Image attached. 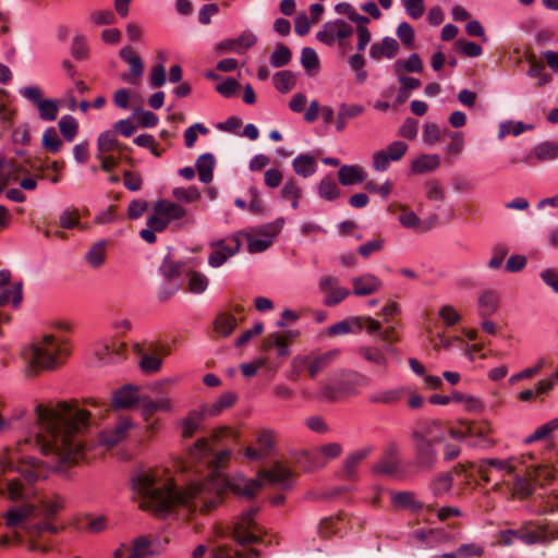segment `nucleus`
Instances as JSON below:
<instances>
[{
    "instance_id": "9b49d317",
    "label": "nucleus",
    "mask_w": 558,
    "mask_h": 558,
    "mask_svg": "<svg viewBox=\"0 0 558 558\" xmlns=\"http://www.w3.org/2000/svg\"><path fill=\"white\" fill-rule=\"evenodd\" d=\"M21 96L36 105L39 118L44 121H54L59 107L54 99H43L44 92L39 86H25L20 89Z\"/></svg>"
},
{
    "instance_id": "4468645a",
    "label": "nucleus",
    "mask_w": 558,
    "mask_h": 558,
    "mask_svg": "<svg viewBox=\"0 0 558 558\" xmlns=\"http://www.w3.org/2000/svg\"><path fill=\"white\" fill-rule=\"evenodd\" d=\"M363 328H365L368 333H374L375 331L380 330V323L372 318L371 316L352 317L330 326L328 328V335L339 336L347 335L350 332H359Z\"/></svg>"
},
{
    "instance_id": "a19ab883",
    "label": "nucleus",
    "mask_w": 558,
    "mask_h": 558,
    "mask_svg": "<svg viewBox=\"0 0 558 558\" xmlns=\"http://www.w3.org/2000/svg\"><path fill=\"white\" fill-rule=\"evenodd\" d=\"M398 450L392 446L389 450L388 457L380 461L376 466L375 471L385 475L395 476L399 472V461L397 459Z\"/></svg>"
},
{
    "instance_id": "e2e57ef3",
    "label": "nucleus",
    "mask_w": 558,
    "mask_h": 558,
    "mask_svg": "<svg viewBox=\"0 0 558 558\" xmlns=\"http://www.w3.org/2000/svg\"><path fill=\"white\" fill-rule=\"evenodd\" d=\"M558 428V418H554L546 424L539 426L531 436L526 437L524 442L532 444L537 440L548 438L551 433Z\"/></svg>"
},
{
    "instance_id": "69168bd1",
    "label": "nucleus",
    "mask_w": 558,
    "mask_h": 558,
    "mask_svg": "<svg viewBox=\"0 0 558 558\" xmlns=\"http://www.w3.org/2000/svg\"><path fill=\"white\" fill-rule=\"evenodd\" d=\"M189 290L192 293H203L208 286V279L205 275L198 271H189Z\"/></svg>"
},
{
    "instance_id": "5fc2aeb1",
    "label": "nucleus",
    "mask_w": 558,
    "mask_h": 558,
    "mask_svg": "<svg viewBox=\"0 0 558 558\" xmlns=\"http://www.w3.org/2000/svg\"><path fill=\"white\" fill-rule=\"evenodd\" d=\"M58 125H59L62 136L68 142H72L75 138L77 129H78V123L75 118H73L72 116H69V114L63 116L59 120Z\"/></svg>"
},
{
    "instance_id": "6e6d98bb",
    "label": "nucleus",
    "mask_w": 558,
    "mask_h": 558,
    "mask_svg": "<svg viewBox=\"0 0 558 558\" xmlns=\"http://www.w3.org/2000/svg\"><path fill=\"white\" fill-rule=\"evenodd\" d=\"M301 64L310 75L314 74L319 68V59L316 51L311 47H304L301 53Z\"/></svg>"
},
{
    "instance_id": "603ef678",
    "label": "nucleus",
    "mask_w": 558,
    "mask_h": 558,
    "mask_svg": "<svg viewBox=\"0 0 558 558\" xmlns=\"http://www.w3.org/2000/svg\"><path fill=\"white\" fill-rule=\"evenodd\" d=\"M392 504L397 509H418L422 507L420 502L415 500V495L412 492H398L392 495Z\"/></svg>"
},
{
    "instance_id": "ea45409f",
    "label": "nucleus",
    "mask_w": 558,
    "mask_h": 558,
    "mask_svg": "<svg viewBox=\"0 0 558 558\" xmlns=\"http://www.w3.org/2000/svg\"><path fill=\"white\" fill-rule=\"evenodd\" d=\"M206 414H208L206 412V407H204L202 411L190 412L182 423V436L184 438H191L198 429Z\"/></svg>"
},
{
    "instance_id": "f3484780",
    "label": "nucleus",
    "mask_w": 558,
    "mask_h": 558,
    "mask_svg": "<svg viewBox=\"0 0 558 558\" xmlns=\"http://www.w3.org/2000/svg\"><path fill=\"white\" fill-rule=\"evenodd\" d=\"M558 158V143L546 141L537 144L521 160L530 167H534L537 162L553 161Z\"/></svg>"
},
{
    "instance_id": "6ab92c4d",
    "label": "nucleus",
    "mask_w": 558,
    "mask_h": 558,
    "mask_svg": "<svg viewBox=\"0 0 558 558\" xmlns=\"http://www.w3.org/2000/svg\"><path fill=\"white\" fill-rule=\"evenodd\" d=\"M353 293L357 296H365L378 291L383 284L381 280L373 274H365L351 279Z\"/></svg>"
},
{
    "instance_id": "3c124183",
    "label": "nucleus",
    "mask_w": 558,
    "mask_h": 558,
    "mask_svg": "<svg viewBox=\"0 0 558 558\" xmlns=\"http://www.w3.org/2000/svg\"><path fill=\"white\" fill-rule=\"evenodd\" d=\"M529 474L534 478L535 484L541 486L550 483L555 477L554 470L542 464L529 466Z\"/></svg>"
},
{
    "instance_id": "e433bc0d",
    "label": "nucleus",
    "mask_w": 558,
    "mask_h": 558,
    "mask_svg": "<svg viewBox=\"0 0 558 558\" xmlns=\"http://www.w3.org/2000/svg\"><path fill=\"white\" fill-rule=\"evenodd\" d=\"M238 323L234 315L222 312L214 320V330L221 337L230 336L235 329Z\"/></svg>"
},
{
    "instance_id": "37998d69",
    "label": "nucleus",
    "mask_w": 558,
    "mask_h": 558,
    "mask_svg": "<svg viewBox=\"0 0 558 558\" xmlns=\"http://www.w3.org/2000/svg\"><path fill=\"white\" fill-rule=\"evenodd\" d=\"M440 160L438 155H426L418 156L412 162V171L415 173H424L433 171L439 167Z\"/></svg>"
},
{
    "instance_id": "1a4fd4ad",
    "label": "nucleus",
    "mask_w": 558,
    "mask_h": 558,
    "mask_svg": "<svg viewBox=\"0 0 558 558\" xmlns=\"http://www.w3.org/2000/svg\"><path fill=\"white\" fill-rule=\"evenodd\" d=\"M257 511V507H251L239 517L231 527V541H235L241 545L263 542V530L254 521Z\"/></svg>"
},
{
    "instance_id": "dca6fc26",
    "label": "nucleus",
    "mask_w": 558,
    "mask_h": 558,
    "mask_svg": "<svg viewBox=\"0 0 558 558\" xmlns=\"http://www.w3.org/2000/svg\"><path fill=\"white\" fill-rule=\"evenodd\" d=\"M119 56L129 64V71L121 74V80L131 85H138L144 74V62L130 46L123 47Z\"/></svg>"
},
{
    "instance_id": "473e14b6",
    "label": "nucleus",
    "mask_w": 558,
    "mask_h": 558,
    "mask_svg": "<svg viewBox=\"0 0 558 558\" xmlns=\"http://www.w3.org/2000/svg\"><path fill=\"white\" fill-rule=\"evenodd\" d=\"M154 210L160 215L167 217L168 222L171 220L181 219L186 215V210L175 203L161 199L155 204Z\"/></svg>"
},
{
    "instance_id": "58836bf2",
    "label": "nucleus",
    "mask_w": 558,
    "mask_h": 558,
    "mask_svg": "<svg viewBox=\"0 0 558 558\" xmlns=\"http://www.w3.org/2000/svg\"><path fill=\"white\" fill-rule=\"evenodd\" d=\"M97 148L100 155L112 151L114 149L129 150L128 146L117 141L116 135L112 131H105L100 133L97 141Z\"/></svg>"
},
{
    "instance_id": "f257e3e1",
    "label": "nucleus",
    "mask_w": 558,
    "mask_h": 558,
    "mask_svg": "<svg viewBox=\"0 0 558 558\" xmlns=\"http://www.w3.org/2000/svg\"><path fill=\"white\" fill-rule=\"evenodd\" d=\"M138 388L124 385L112 392L111 404L89 397L83 399L84 407L77 401H60L54 405L37 404L35 408L37 433L34 437L19 441L14 449L7 448L0 456V470L19 472L26 482L38 478L37 462L23 454V446L33 444L44 454H51L63 464L76 465L86 458L87 434L102 418L110 408L130 409L138 401Z\"/></svg>"
},
{
    "instance_id": "412c9836",
    "label": "nucleus",
    "mask_w": 558,
    "mask_h": 558,
    "mask_svg": "<svg viewBox=\"0 0 558 558\" xmlns=\"http://www.w3.org/2000/svg\"><path fill=\"white\" fill-rule=\"evenodd\" d=\"M134 353L140 357V367L144 373L154 374L159 372L162 366V357L153 353L149 349L145 351L140 343H134Z\"/></svg>"
},
{
    "instance_id": "ddd939ff",
    "label": "nucleus",
    "mask_w": 558,
    "mask_h": 558,
    "mask_svg": "<svg viewBox=\"0 0 558 558\" xmlns=\"http://www.w3.org/2000/svg\"><path fill=\"white\" fill-rule=\"evenodd\" d=\"M209 246L211 252L208 256V265L218 268L230 257L239 253L241 242L238 236H230L228 239L211 241Z\"/></svg>"
},
{
    "instance_id": "5701e85b",
    "label": "nucleus",
    "mask_w": 558,
    "mask_h": 558,
    "mask_svg": "<svg viewBox=\"0 0 558 558\" xmlns=\"http://www.w3.org/2000/svg\"><path fill=\"white\" fill-rule=\"evenodd\" d=\"M526 61L529 62V69L526 75L531 78L536 80L535 86L542 88L553 81L551 74L545 72V64L537 60L534 53L526 54Z\"/></svg>"
},
{
    "instance_id": "aec40b11",
    "label": "nucleus",
    "mask_w": 558,
    "mask_h": 558,
    "mask_svg": "<svg viewBox=\"0 0 558 558\" xmlns=\"http://www.w3.org/2000/svg\"><path fill=\"white\" fill-rule=\"evenodd\" d=\"M131 427V421L123 418L116 425L114 428L101 432L99 435V440L107 448L114 447L126 438Z\"/></svg>"
},
{
    "instance_id": "9d476101",
    "label": "nucleus",
    "mask_w": 558,
    "mask_h": 558,
    "mask_svg": "<svg viewBox=\"0 0 558 558\" xmlns=\"http://www.w3.org/2000/svg\"><path fill=\"white\" fill-rule=\"evenodd\" d=\"M492 430L490 424L486 421H460L458 427L450 428V434L458 439L476 438L477 440L473 442L474 446L490 447L494 445V441L488 438Z\"/></svg>"
},
{
    "instance_id": "79ce46f5",
    "label": "nucleus",
    "mask_w": 558,
    "mask_h": 558,
    "mask_svg": "<svg viewBox=\"0 0 558 558\" xmlns=\"http://www.w3.org/2000/svg\"><path fill=\"white\" fill-rule=\"evenodd\" d=\"M22 301V283H13L8 287H0V306L12 303L17 306Z\"/></svg>"
},
{
    "instance_id": "393cba45",
    "label": "nucleus",
    "mask_w": 558,
    "mask_h": 558,
    "mask_svg": "<svg viewBox=\"0 0 558 558\" xmlns=\"http://www.w3.org/2000/svg\"><path fill=\"white\" fill-rule=\"evenodd\" d=\"M259 551L256 549H233L228 544H217L211 549V558H258Z\"/></svg>"
},
{
    "instance_id": "c03bdc74",
    "label": "nucleus",
    "mask_w": 558,
    "mask_h": 558,
    "mask_svg": "<svg viewBox=\"0 0 558 558\" xmlns=\"http://www.w3.org/2000/svg\"><path fill=\"white\" fill-rule=\"evenodd\" d=\"M368 384V378L359 373H349L345 375L343 379L339 383V389L343 393H354L355 387L365 386Z\"/></svg>"
},
{
    "instance_id": "20e7f679",
    "label": "nucleus",
    "mask_w": 558,
    "mask_h": 558,
    "mask_svg": "<svg viewBox=\"0 0 558 558\" xmlns=\"http://www.w3.org/2000/svg\"><path fill=\"white\" fill-rule=\"evenodd\" d=\"M69 348L63 340L51 335L44 336L41 341L33 343L22 351L25 363V375L36 376L43 371H51L63 363L69 355Z\"/></svg>"
},
{
    "instance_id": "a878e982",
    "label": "nucleus",
    "mask_w": 558,
    "mask_h": 558,
    "mask_svg": "<svg viewBox=\"0 0 558 558\" xmlns=\"http://www.w3.org/2000/svg\"><path fill=\"white\" fill-rule=\"evenodd\" d=\"M513 478L512 492L513 495L520 498H529L534 493V478L529 474V466L524 475L517 474L515 472L511 475Z\"/></svg>"
},
{
    "instance_id": "423d86ee",
    "label": "nucleus",
    "mask_w": 558,
    "mask_h": 558,
    "mask_svg": "<svg viewBox=\"0 0 558 558\" xmlns=\"http://www.w3.org/2000/svg\"><path fill=\"white\" fill-rule=\"evenodd\" d=\"M514 538H518L527 545H548L558 539V525H539V523L536 522L530 523L517 531H501L499 533L498 542L504 546H510Z\"/></svg>"
},
{
    "instance_id": "b1692460",
    "label": "nucleus",
    "mask_w": 558,
    "mask_h": 558,
    "mask_svg": "<svg viewBox=\"0 0 558 558\" xmlns=\"http://www.w3.org/2000/svg\"><path fill=\"white\" fill-rule=\"evenodd\" d=\"M184 271V264L181 262H177L167 255L160 267L159 272L162 276L163 280L169 283L182 282L181 275Z\"/></svg>"
},
{
    "instance_id": "774afa93",
    "label": "nucleus",
    "mask_w": 558,
    "mask_h": 558,
    "mask_svg": "<svg viewBox=\"0 0 558 558\" xmlns=\"http://www.w3.org/2000/svg\"><path fill=\"white\" fill-rule=\"evenodd\" d=\"M361 355L371 363L386 366L387 359L381 350L375 347H365L360 350Z\"/></svg>"
},
{
    "instance_id": "0e129e2a",
    "label": "nucleus",
    "mask_w": 558,
    "mask_h": 558,
    "mask_svg": "<svg viewBox=\"0 0 558 558\" xmlns=\"http://www.w3.org/2000/svg\"><path fill=\"white\" fill-rule=\"evenodd\" d=\"M172 196L183 203H194L201 198V193L196 186L175 187L172 191Z\"/></svg>"
},
{
    "instance_id": "a211bd4d",
    "label": "nucleus",
    "mask_w": 558,
    "mask_h": 558,
    "mask_svg": "<svg viewBox=\"0 0 558 558\" xmlns=\"http://www.w3.org/2000/svg\"><path fill=\"white\" fill-rule=\"evenodd\" d=\"M155 544L142 536L134 541L131 548L121 545L113 554V558H145L148 555H155Z\"/></svg>"
},
{
    "instance_id": "f03ea898",
    "label": "nucleus",
    "mask_w": 558,
    "mask_h": 558,
    "mask_svg": "<svg viewBox=\"0 0 558 558\" xmlns=\"http://www.w3.org/2000/svg\"><path fill=\"white\" fill-rule=\"evenodd\" d=\"M227 433V428L214 430L209 437L199 438L190 449L181 469L193 472L198 478L192 480L185 489H180L171 478L162 477L155 470L141 471L133 476L132 486L140 499V507L158 517L175 511L182 518L215 509L221 502L227 485L220 469L231 452L219 445Z\"/></svg>"
},
{
    "instance_id": "49530a36",
    "label": "nucleus",
    "mask_w": 558,
    "mask_h": 558,
    "mask_svg": "<svg viewBox=\"0 0 558 558\" xmlns=\"http://www.w3.org/2000/svg\"><path fill=\"white\" fill-rule=\"evenodd\" d=\"M274 85L280 93H289L296 84V76L291 71L277 72L274 77Z\"/></svg>"
},
{
    "instance_id": "72a5a7b5",
    "label": "nucleus",
    "mask_w": 558,
    "mask_h": 558,
    "mask_svg": "<svg viewBox=\"0 0 558 558\" xmlns=\"http://www.w3.org/2000/svg\"><path fill=\"white\" fill-rule=\"evenodd\" d=\"M404 393H405L404 387L377 391L369 396V401L372 403H383L386 405H393V404L398 403L403 398Z\"/></svg>"
},
{
    "instance_id": "4d7b16f0",
    "label": "nucleus",
    "mask_w": 558,
    "mask_h": 558,
    "mask_svg": "<svg viewBox=\"0 0 558 558\" xmlns=\"http://www.w3.org/2000/svg\"><path fill=\"white\" fill-rule=\"evenodd\" d=\"M235 395L232 392L223 393L215 403L206 407L208 415H218L223 410L230 408L235 402Z\"/></svg>"
},
{
    "instance_id": "de8ad7c7",
    "label": "nucleus",
    "mask_w": 558,
    "mask_h": 558,
    "mask_svg": "<svg viewBox=\"0 0 558 558\" xmlns=\"http://www.w3.org/2000/svg\"><path fill=\"white\" fill-rule=\"evenodd\" d=\"M401 87L396 99V105H402L410 97V93L421 86V81L411 76H400Z\"/></svg>"
},
{
    "instance_id": "a18cd8bd",
    "label": "nucleus",
    "mask_w": 558,
    "mask_h": 558,
    "mask_svg": "<svg viewBox=\"0 0 558 558\" xmlns=\"http://www.w3.org/2000/svg\"><path fill=\"white\" fill-rule=\"evenodd\" d=\"M106 241H99L95 243L86 253V260L93 268H99L102 266L106 259Z\"/></svg>"
},
{
    "instance_id": "7ed1b4c3",
    "label": "nucleus",
    "mask_w": 558,
    "mask_h": 558,
    "mask_svg": "<svg viewBox=\"0 0 558 558\" xmlns=\"http://www.w3.org/2000/svg\"><path fill=\"white\" fill-rule=\"evenodd\" d=\"M62 508L59 499L46 498L39 505L23 502L13 506L3 514V519L9 529H21L29 535L31 550L47 551L49 546L45 543V534L59 532V527L51 520Z\"/></svg>"
},
{
    "instance_id": "0eeeda50",
    "label": "nucleus",
    "mask_w": 558,
    "mask_h": 558,
    "mask_svg": "<svg viewBox=\"0 0 558 558\" xmlns=\"http://www.w3.org/2000/svg\"><path fill=\"white\" fill-rule=\"evenodd\" d=\"M292 476L293 473L290 468L280 461H276L270 469L260 471L258 478L246 481L243 486H239V490L244 496L252 498L260 490L264 482L288 489L291 486Z\"/></svg>"
},
{
    "instance_id": "338daca9",
    "label": "nucleus",
    "mask_w": 558,
    "mask_h": 558,
    "mask_svg": "<svg viewBox=\"0 0 558 558\" xmlns=\"http://www.w3.org/2000/svg\"><path fill=\"white\" fill-rule=\"evenodd\" d=\"M43 146L50 153H57L60 150L62 141L59 138L58 133L53 128H49L44 132Z\"/></svg>"
},
{
    "instance_id": "f8f14e48",
    "label": "nucleus",
    "mask_w": 558,
    "mask_h": 558,
    "mask_svg": "<svg viewBox=\"0 0 558 558\" xmlns=\"http://www.w3.org/2000/svg\"><path fill=\"white\" fill-rule=\"evenodd\" d=\"M354 28L342 19L328 21L323 25V29L316 35L317 39L327 46H332L336 41L340 47L344 46V40L352 36Z\"/></svg>"
},
{
    "instance_id": "7c9ffc66",
    "label": "nucleus",
    "mask_w": 558,
    "mask_h": 558,
    "mask_svg": "<svg viewBox=\"0 0 558 558\" xmlns=\"http://www.w3.org/2000/svg\"><path fill=\"white\" fill-rule=\"evenodd\" d=\"M499 296L493 291L488 290L481 294L478 299V314L483 318H487L495 314L498 310Z\"/></svg>"
},
{
    "instance_id": "bf43d9fd",
    "label": "nucleus",
    "mask_w": 558,
    "mask_h": 558,
    "mask_svg": "<svg viewBox=\"0 0 558 558\" xmlns=\"http://www.w3.org/2000/svg\"><path fill=\"white\" fill-rule=\"evenodd\" d=\"M59 226L63 229L84 228L80 222V213L76 208L64 209L59 216Z\"/></svg>"
},
{
    "instance_id": "680f3d73",
    "label": "nucleus",
    "mask_w": 558,
    "mask_h": 558,
    "mask_svg": "<svg viewBox=\"0 0 558 558\" xmlns=\"http://www.w3.org/2000/svg\"><path fill=\"white\" fill-rule=\"evenodd\" d=\"M539 513L551 514L558 511V492L539 495Z\"/></svg>"
},
{
    "instance_id": "4c0bfd02",
    "label": "nucleus",
    "mask_w": 558,
    "mask_h": 558,
    "mask_svg": "<svg viewBox=\"0 0 558 558\" xmlns=\"http://www.w3.org/2000/svg\"><path fill=\"white\" fill-rule=\"evenodd\" d=\"M338 178L342 185H352L363 182L366 174L359 166H342L338 171Z\"/></svg>"
},
{
    "instance_id": "2eb2a0df",
    "label": "nucleus",
    "mask_w": 558,
    "mask_h": 558,
    "mask_svg": "<svg viewBox=\"0 0 558 558\" xmlns=\"http://www.w3.org/2000/svg\"><path fill=\"white\" fill-rule=\"evenodd\" d=\"M299 336L296 330H286L283 332L269 333L260 344L262 352H268L271 349H276L279 357H286L290 355V343Z\"/></svg>"
},
{
    "instance_id": "13d9d810",
    "label": "nucleus",
    "mask_w": 558,
    "mask_h": 558,
    "mask_svg": "<svg viewBox=\"0 0 558 558\" xmlns=\"http://www.w3.org/2000/svg\"><path fill=\"white\" fill-rule=\"evenodd\" d=\"M292 59L291 50L288 46L279 44L270 56V64L275 68H282L290 63Z\"/></svg>"
},
{
    "instance_id": "8fccbe9b",
    "label": "nucleus",
    "mask_w": 558,
    "mask_h": 558,
    "mask_svg": "<svg viewBox=\"0 0 558 558\" xmlns=\"http://www.w3.org/2000/svg\"><path fill=\"white\" fill-rule=\"evenodd\" d=\"M0 495H7L12 501L23 500L25 497L24 486L20 480H11L5 485L0 484Z\"/></svg>"
},
{
    "instance_id": "c9c22d12",
    "label": "nucleus",
    "mask_w": 558,
    "mask_h": 558,
    "mask_svg": "<svg viewBox=\"0 0 558 558\" xmlns=\"http://www.w3.org/2000/svg\"><path fill=\"white\" fill-rule=\"evenodd\" d=\"M534 129L533 124H526L522 121H502L498 125V138L504 140L507 135L519 136L526 131Z\"/></svg>"
},
{
    "instance_id": "c85d7f7f",
    "label": "nucleus",
    "mask_w": 558,
    "mask_h": 558,
    "mask_svg": "<svg viewBox=\"0 0 558 558\" xmlns=\"http://www.w3.org/2000/svg\"><path fill=\"white\" fill-rule=\"evenodd\" d=\"M292 168L296 174L308 178L317 170L316 158L310 154H300L293 159Z\"/></svg>"
},
{
    "instance_id": "864d4df0",
    "label": "nucleus",
    "mask_w": 558,
    "mask_h": 558,
    "mask_svg": "<svg viewBox=\"0 0 558 558\" xmlns=\"http://www.w3.org/2000/svg\"><path fill=\"white\" fill-rule=\"evenodd\" d=\"M283 223V218H278L272 222L254 228L253 233L264 239H270L272 241L274 238L281 231Z\"/></svg>"
},
{
    "instance_id": "4be33fe9",
    "label": "nucleus",
    "mask_w": 558,
    "mask_h": 558,
    "mask_svg": "<svg viewBox=\"0 0 558 558\" xmlns=\"http://www.w3.org/2000/svg\"><path fill=\"white\" fill-rule=\"evenodd\" d=\"M400 49L399 43L392 37H385L381 41L374 43L369 48V56L372 59L378 61L381 58L392 59Z\"/></svg>"
},
{
    "instance_id": "c756f323",
    "label": "nucleus",
    "mask_w": 558,
    "mask_h": 558,
    "mask_svg": "<svg viewBox=\"0 0 558 558\" xmlns=\"http://www.w3.org/2000/svg\"><path fill=\"white\" fill-rule=\"evenodd\" d=\"M215 165V156L210 153L203 154L197 158L195 168L201 182L209 183L213 181Z\"/></svg>"
},
{
    "instance_id": "39448f33",
    "label": "nucleus",
    "mask_w": 558,
    "mask_h": 558,
    "mask_svg": "<svg viewBox=\"0 0 558 558\" xmlns=\"http://www.w3.org/2000/svg\"><path fill=\"white\" fill-rule=\"evenodd\" d=\"M439 423L432 422L423 430L412 432L414 465L423 471L433 470L437 462L435 446L442 440V434L436 433Z\"/></svg>"
},
{
    "instance_id": "f704fd0d",
    "label": "nucleus",
    "mask_w": 558,
    "mask_h": 558,
    "mask_svg": "<svg viewBox=\"0 0 558 558\" xmlns=\"http://www.w3.org/2000/svg\"><path fill=\"white\" fill-rule=\"evenodd\" d=\"M344 524V519L338 514L336 517L324 518L318 524V534L322 538H329L337 535Z\"/></svg>"
},
{
    "instance_id": "bb28decb",
    "label": "nucleus",
    "mask_w": 558,
    "mask_h": 558,
    "mask_svg": "<svg viewBox=\"0 0 558 558\" xmlns=\"http://www.w3.org/2000/svg\"><path fill=\"white\" fill-rule=\"evenodd\" d=\"M126 344L124 342L112 341L105 344L100 351L97 352L98 359L104 363H117L125 357Z\"/></svg>"
},
{
    "instance_id": "052dcab7",
    "label": "nucleus",
    "mask_w": 558,
    "mask_h": 558,
    "mask_svg": "<svg viewBox=\"0 0 558 558\" xmlns=\"http://www.w3.org/2000/svg\"><path fill=\"white\" fill-rule=\"evenodd\" d=\"M318 192L320 197L327 199V201H333L339 196V189L336 183V181L330 177H325L319 185H318Z\"/></svg>"
},
{
    "instance_id": "6e6552de",
    "label": "nucleus",
    "mask_w": 558,
    "mask_h": 558,
    "mask_svg": "<svg viewBox=\"0 0 558 558\" xmlns=\"http://www.w3.org/2000/svg\"><path fill=\"white\" fill-rule=\"evenodd\" d=\"M338 350L326 352H310L304 355H296L292 360V378L296 379L301 373L307 372L311 378H315L324 369L331 365L338 356Z\"/></svg>"
},
{
    "instance_id": "cd10ccee",
    "label": "nucleus",
    "mask_w": 558,
    "mask_h": 558,
    "mask_svg": "<svg viewBox=\"0 0 558 558\" xmlns=\"http://www.w3.org/2000/svg\"><path fill=\"white\" fill-rule=\"evenodd\" d=\"M292 459L294 464L304 471L322 468L326 463L322 456L306 450L296 452Z\"/></svg>"
},
{
    "instance_id": "2f4dec72",
    "label": "nucleus",
    "mask_w": 558,
    "mask_h": 558,
    "mask_svg": "<svg viewBox=\"0 0 558 558\" xmlns=\"http://www.w3.org/2000/svg\"><path fill=\"white\" fill-rule=\"evenodd\" d=\"M371 451L372 448L366 447L348 456L343 468V476L347 480L353 481L356 478V466L371 453Z\"/></svg>"
},
{
    "instance_id": "09e8293b",
    "label": "nucleus",
    "mask_w": 558,
    "mask_h": 558,
    "mask_svg": "<svg viewBox=\"0 0 558 558\" xmlns=\"http://www.w3.org/2000/svg\"><path fill=\"white\" fill-rule=\"evenodd\" d=\"M13 171L11 180H16L20 174H28L31 171H41L43 166L39 160L25 158L22 161L13 159Z\"/></svg>"
}]
</instances>
